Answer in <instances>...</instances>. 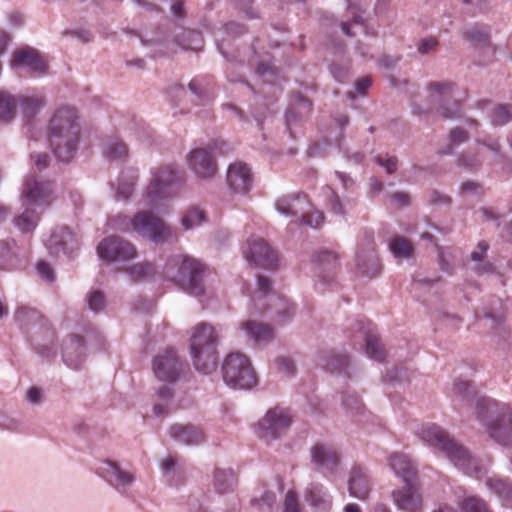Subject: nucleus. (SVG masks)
I'll list each match as a JSON object with an SVG mask.
<instances>
[{"label":"nucleus","instance_id":"1","mask_svg":"<svg viewBox=\"0 0 512 512\" xmlns=\"http://www.w3.org/2000/svg\"><path fill=\"white\" fill-rule=\"evenodd\" d=\"M47 135L55 157L69 162L75 156L81 139L77 111L69 106L56 109L49 120Z\"/></svg>","mask_w":512,"mask_h":512},{"label":"nucleus","instance_id":"2","mask_svg":"<svg viewBox=\"0 0 512 512\" xmlns=\"http://www.w3.org/2000/svg\"><path fill=\"white\" fill-rule=\"evenodd\" d=\"M419 438L429 447L444 454L458 469L472 475L479 471L477 459L447 431L436 424H427L418 431Z\"/></svg>","mask_w":512,"mask_h":512},{"label":"nucleus","instance_id":"3","mask_svg":"<svg viewBox=\"0 0 512 512\" xmlns=\"http://www.w3.org/2000/svg\"><path fill=\"white\" fill-rule=\"evenodd\" d=\"M476 417L489 437L502 446L512 445V409L491 398L476 400Z\"/></svg>","mask_w":512,"mask_h":512},{"label":"nucleus","instance_id":"4","mask_svg":"<svg viewBox=\"0 0 512 512\" xmlns=\"http://www.w3.org/2000/svg\"><path fill=\"white\" fill-rule=\"evenodd\" d=\"M218 343V333L210 324L199 323L192 329L189 346L196 370L204 374H210L216 369Z\"/></svg>","mask_w":512,"mask_h":512},{"label":"nucleus","instance_id":"5","mask_svg":"<svg viewBox=\"0 0 512 512\" xmlns=\"http://www.w3.org/2000/svg\"><path fill=\"white\" fill-rule=\"evenodd\" d=\"M206 269V265L198 259L186 255H177L168 263L166 274L180 289L199 298L205 293L203 278Z\"/></svg>","mask_w":512,"mask_h":512},{"label":"nucleus","instance_id":"6","mask_svg":"<svg viewBox=\"0 0 512 512\" xmlns=\"http://www.w3.org/2000/svg\"><path fill=\"white\" fill-rule=\"evenodd\" d=\"M151 180L145 192V201L154 204L172 196V188L184 182V172L173 164L154 168Z\"/></svg>","mask_w":512,"mask_h":512},{"label":"nucleus","instance_id":"7","mask_svg":"<svg viewBox=\"0 0 512 512\" xmlns=\"http://www.w3.org/2000/svg\"><path fill=\"white\" fill-rule=\"evenodd\" d=\"M224 382L234 389H251L257 383L256 373L249 359L238 352L229 354L222 365Z\"/></svg>","mask_w":512,"mask_h":512},{"label":"nucleus","instance_id":"8","mask_svg":"<svg viewBox=\"0 0 512 512\" xmlns=\"http://www.w3.org/2000/svg\"><path fill=\"white\" fill-rule=\"evenodd\" d=\"M456 84L451 81L430 82L427 85L429 99L438 105L437 113L444 119H452L460 114L461 104L454 98Z\"/></svg>","mask_w":512,"mask_h":512},{"label":"nucleus","instance_id":"9","mask_svg":"<svg viewBox=\"0 0 512 512\" xmlns=\"http://www.w3.org/2000/svg\"><path fill=\"white\" fill-rule=\"evenodd\" d=\"M134 232L154 243H163L174 237L169 226L151 212L140 211L135 214Z\"/></svg>","mask_w":512,"mask_h":512},{"label":"nucleus","instance_id":"10","mask_svg":"<svg viewBox=\"0 0 512 512\" xmlns=\"http://www.w3.org/2000/svg\"><path fill=\"white\" fill-rule=\"evenodd\" d=\"M291 417L279 407L269 409L255 426L257 436L267 442L280 438L289 428Z\"/></svg>","mask_w":512,"mask_h":512},{"label":"nucleus","instance_id":"11","mask_svg":"<svg viewBox=\"0 0 512 512\" xmlns=\"http://www.w3.org/2000/svg\"><path fill=\"white\" fill-rule=\"evenodd\" d=\"M213 150L212 146H205L194 148L188 153V167L198 179L211 180L217 174L218 164Z\"/></svg>","mask_w":512,"mask_h":512},{"label":"nucleus","instance_id":"12","mask_svg":"<svg viewBox=\"0 0 512 512\" xmlns=\"http://www.w3.org/2000/svg\"><path fill=\"white\" fill-rule=\"evenodd\" d=\"M243 255L251 265L265 269H274L277 266L278 257L269 244L260 237L252 236L243 247Z\"/></svg>","mask_w":512,"mask_h":512},{"label":"nucleus","instance_id":"13","mask_svg":"<svg viewBox=\"0 0 512 512\" xmlns=\"http://www.w3.org/2000/svg\"><path fill=\"white\" fill-rule=\"evenodd\" d=\"M97 253L101 260L107 262L128 261L136 256V248L121 237L110 236L98 244Z\"/></svg>","mask_w":512,"mask_h":512},{"label":"nucleus","instance_id":"14","mask_svg":"<svg viewBox=\"0 0 512 512\" xmlns=\"http://www.w3.org/2000/svg\"><path fill=\"white\" fill-rule=\"evenodd\" d=\"M22 197L24 206H48L52 201L51 184L36 176H29L24 182Z\"/></svg>","mask_w":512,"mask_h":512},{"label":"nucleus","instance_id":"15","mask_svg":"<svg viewBox=\"0 0 512 512\" xmlns=\"http://www.w3.org/2000/svg\"><path fill=\"white\" fill-rule=\"evenodd\" d=\"M11 67L25 69L31 76H40L46 72L47 64L35 49L25 47L14 52Z\"/></svg>","mask_w":512,"mask_h":512},{"label":"nucleus","instance_id":"16","mask_svg":"<svg viewBox=\"0 0 512 512\" xmlns=\"http://www.w3.org/2000/svg\"><path fill=\"white\" fill-rule=\"evenodd\" d=\"M182 370V363L173 350H166L155 357L153 371L155 376L163 381L174 382Z\"/></svg>","mask_w":512,"mask_h":512},{"label":"nucleus","instance_id":"17","mask_svg":"<svg viewBox=\"0 0 512 512\" xmlns=\"http://www.w3.org/2000/svg\"><path fill=\"white\" fill-rule=\"evenodd\" d=\"M310 207L311 203L305 193L283 195L275 202L276 210L286 217L295 218V222H298L302 213H305Z\"/></svg>","mask_w":512,"mask_h":512},{"label":"nucleus","instance_id":"18","mask_svg":"<svg viewBox=\"0 0 512 512\" xmlns=\"http://www.w3.org/2000/svg\"><path fill=\"white\" fill-rule=\"evenodd\" d=\"M311 463L320 471L334 472L340 463L338 451L332 446L317 443L310 449Z\"/></svg>","mask_w":512,"mask_h":512},{"label":"nucleus","instance_id":"19","mask_svg":"<svg viewBox=\"0 0 512 512\" xmlns=\"http://www.w3.org/2000/svg\"><path fill=\"white\" fill-rule=\"evenodd\" d=\"M226 181L232 192L246 194L252 187L253 176L246 164L235 162L228 167Z\"/></svg>","mask_w":512,"mask_h":512},{"label":"nucleus","instance_id":"20","mask_svg":"<svg viewBox=\"0 0 512 512\" xmlns=\"http://www.w3.org/2000/svg\"><path fill=\"white\" fill-rule=\"evenodd\" d=\"M405 484L403 488L393 491V502L402 511L417 512L422 505V497L417 483L412 481Z\"/></svg>","mask_w":512,"mask_h":512},{"label":"nucleus","instance_id":"21","mask_svg":"<svg viewBox=\"0 0 512 512\" xmlns=\"http://www.w3.org/2000/svg\"><path fill=\"white\" fill-rule=\"evenodd\" d=\"M99 474L120 492H124L134 481L131 473L111 461H106L99 467Z\"/></svg>","mask_w":512,"mask_h":512},{"label":"nucleus","instance_id":"22","mask_svg":"<svg viewBox=\"0 0 512 512\" xmlns=\"http://www.w3.org/2000/svg\"><path fill=\"white\" fill-rule=\"evenodd\" d=\"M462 36L471 45L478 49H484L489 56L495 54V47L490 41V29L486 25L475 24L463 30Z\"/></svg>","mask_w":512,"mask_h":512},{"label":"nucleus","instance_id":"23","mask_svg":"<svg viewBox=\"0 0 512 512\" xmlns=\"http://www.w3.org/2000/svg\"><path fill=\"white\" fill-rule=\"evenodd\" d=\"M371 488L370 478L366 471L361 467H354L351 470L348 480V491L350 496L361 501H366L369 498Z\"/></svg>","mask_w":512,"mask_h":512},{"label":"nucleus","instance_id":"24","mask_svg":"<svg viewBox=\"0 0 512 512\" xmlns=\"http://www.w3.org/2000/svg\"><path fill=\"white\" fill-rule=\"evenodd\" d=\"M368 325L369 322L360 320L356 321L352 327L356 333L359 334V337L365 341L366 355L376 361H382L385 357V352L379 339L376 336L369 334Z\"/></svg>","mask_w":512,"mask_h":512},{"label":"nucleus","instance_id":"25","mask_svg":"<svg viewBox=\"0 0 512 512\" xmlns=\"http://www.w3.org/2000/svg\"><path fill=\"white\" fill-rule=\"evenodd\" d=\"M316 264L318 266V277L323 282L333 281L336 271L339 267L338 256L335 252L322 250L316 255Z\"/></svg>","mask_w":512,"mask_h":512},{"label":"nucleus","instance_id":"26","mask_svg":"<svg viewBox=\"0 0 512 512\" xmlns=\"http://www.w3.org/2000/svg\"><path fill=\"white\" fill-rule=\"evenodd\" d=\"M389 466L403 482L409 483L417 480V468L406 455L399 453L391 455Z\"/></svg>","mask_w":512,"mask_h":512},{"label":"nucleus","instance_id":"27","mask_svg":"<svg viewBox=\"0 0 512 512\" xmlns=\"http://www.w3.org/2000/svg\"><path fill=\"white\" fill-rule=\"evenodd\" d=\"M170 436L185 445H199L204 440L202 431L193 425L174 424L170 428Z\"/></svg>","mask_w":512,"mask_h":512},{"label":"nucleus","instance_id":"28","mask_svg":"<svg viewBox=\"0 0 512 512\" xmlns=\"http://www.w3.org/2000/svg\"><path fill=\"white\" fill-rule=\"evenodd\" d=\"M356 269L360 274L368 277H375L380 273L381 265L377 256L374 254L373 247L357 254Z\"/></svg>","mask_w":512,"mask_h":512},{"label":"nucleus","instance_id":"29","mask_svg":"<svg viewBox=\"0 0 512 512\" xmlns=\"http://www.w3.org/2000/svg\"><path fill=\"white\" fill-rule=\"evenodd\" d=\"M84 356V341L81 336L74 335L71 337L70 342L64 349V360L66 364L74 369H77L83 360Z\"/></svg>","mask_w":512,"mask_h":512},{"label":"nucleus","instance_id":"30","mask_svg":"<svg viewBox=\"0 0 512 512\" xmlns=\"http://www.w3.org/2000/svg\"><path fill=\"white\" fill-rule=\"evenodd\" d=\"M212 484L218 494H226L235 489L237 479L232 469L217 468L213 473Z\"/></svg>","mask_w":512,"mask_h":512},{"label":"nucleus","instance_id":"31","mask_svg":"<svg viewBox=\"0 0 512 512\" xmlns=\"http://www.w3.org/2000/svg\"><path fill=\"white\" fill-rule=\"evenodd\" d=\"M45 105L40 96H17V108L27 120L32 119Z\"/></svg>","mask_w":512,"mask_h":512},{"label":"nucleus","instance_id":"32","mask_svg":"<svg viewBox=\"0 0 512 512\" xmlns=\"http://www.w3.org/2000/svg\"><path fill=\"white\" fill-rule=\"evenodd\" d=\"M306 500L311 506L319 510H326L331 505L330 496L319 484H312L307 488Z\"/></svg>","mask_w":512,"mask_h":512},{"label":"nucleus","instance_id":"33","mask_svg":"<svg viewBox=\"0 0 512 512\" xmlns=\"http://www.w3.org/2000/svg\"><path fill=\"white\" fill-rule=\"evenodd\" d=\"M19 262V247L14 240L0 243V267L13 269Z\"/></svg>","mask_w":512,"mask_h":512},{"label":"nucleus","instance_id":"34","mask_svg":"<svg viewBox=\"0 0 512 512\" xmlns=\"http://www.w3.org/2000/svg\"><path fill=\"white\" fill-rule=\"evenodd\" d=\"M242 329L255 341H268L273 337V329L269 325L253 320L242 323Z\"/></svg>","mask_w":512,"mask_h":512},{"label":"nucleus","instance_id":"35","mask_svg":"<svg viewBox=\"0 0 512 512\" xmlns=\"http://www.w3.org/2000/svg\"><path fill=\"white\" fill-rule=\"evenodd\" d=\"M17 107V96L0 91V122L9 123L14 119Z\"/></svg>","mask_w":512,"mask_h":512},{"label":"nucleus","instance_id":"36","mask_svg":"<svg viewBox=\"0 0 512 512\" xmlns=\"http://www.w3.org/2000/svg\"><path fill=\"white\" fill-rule=\"evenodd\" d=\"M388 246L396 258H410L414 251L412 243L407 238L399 235L392 236Z\"/></svg>","mask_w":512,"mask_h":512},{"label":"nucleus","instance_id":"37","mask_svg":"<svg viewBox=\"0 0 512 512\" xmlns=\"http://www.w3.org/2000/svg\"><path fill=\"white\" fill-rule=\"evenodd\" d=\"M25 207V211L14 219V224L21 232L30 233L38 225L39 215L30 206Z\"/></svg>","mask_w":512,"mask_h":512},{"label":"nucleus","instance_id":"38","mask_svg":"<svg viewBox=\"0 0 512 512\" xmlns=\"http://www.w3.org/2000/svg\"><path fill=\"white\" fill-rule=\"evenodd\" d=\"M178 45L185 50L198 51L202 48L203 38L200 32L195 30L183 31L177 39Z\"/></svg>","mask_w":512,"mask_h":512},{"label":"nucleus","instance_id":"39","mask_svg":"<svg viewBox=\"0 0 512 512\" xmlns=\"http://www.w3.org/2000/svg\"><path fill=\"white\" fill-rule=\"evenodd\" d=\"M493 126H503L512 121V106L507 104L496 105L489 114Z\"/></svg>","mask_w":512,"mask_h":512},{"label":"nucleus","instance_id":"40","mask_svg":"<svg viewBox=\"0 0 512 512\" xmlns=\"http://www.w3.org/2000/svg\"><path fill=\"white\" fill-rule=\"evenodd\" d=\"M135 215L130 218L124 214H117L108 220V226L114 231L123 233L134 232L135 229Z\"/></svg>","mask_w":512,"mask_h":512},{"label":"nucleus","instance_id":"41","mask_svg":"<svg viewBox=\"0 0 512 512\" xmlns=\"http://www.w3.org/2000/svg\"><path fill=\"white\" fill-rule=\"evenodd\" d=\"M138 176L135 172H130L127 177L124 179L122 177L119 179L117 189H116V197L118 199L127 200L130 198L134 191L135 184L137 182Z\"/></svg>","mask_w":512,"mask_h":512},{"label":"nucleus","instance_id":"42","mask_svg":"<svg viewBox=\"0 0 512 512\" xmlns=\"http://www.w3.org/2000/svg\"><path fill=\"white\" fill-rule=\"evenodd\" d=\"M105 156L110 160H125L128 156L127 146L118 140H110L105 144Z\"/></svg>","mask_w":512,"mask_h":512},{"label":"nucleus","instance_id":"43","mask_svg":"<svg viewBox=\"0 0 512 512\" xmlns=\"http://www.w3.org/2000/svg\"><path fill=\"white\" fill-rule=\"evenodd\" d=\"M487 486L490 490L495 492L499 497L505 498L508 501L512 502V484L499 479V478H489L487 480Z\"/></svg>","mask_w":512,"mask_h":512},{"label":"nucleus","instance_id":"44","mask_svg":"<svg viewBox=\"0 0 512 512\" xmlns=\"http://www.w3.org/2000/svg\"><path fill=\"white\" fill-rule=\"evenodd\" d=\"M204 221L205 213L197 207L188 209L181 220L182 225L186 230L193 229L201 225Z\"/></svg>","mask_w":512,"mask_h":512},{"label":"nucleus","instance_id":"45","mask_svg":"<svg viewBox=\"0 0 512 512\" xmlns=\"http://www.w3.org/2000/svg\"><path fill=\"white\" fill-rule=\"evenodd\" d=\"M469 140V134L466 130L460 127H456L452 129L449 133V144L447 147L443 148L440 153L441 154H451L453 152V147L458 146L462 143H465Z\"/></svg>","mask_w":512,"mask_h":512},{"label":"nucleus","instance_id":"46","mask_svg":"<svg viewBox=\"0 0 512 512\" xmlns=\"http://www.w3.org/2000/svg\"><path fill=\"white\" fill-rule=\"evenodd\" d=\"M40 318L38 311L33 308L21 306L14 313V319L22 326L29 325Z\"/></svg>","mask_w":512,"mask_h":512},{"label":"nucleus","instance_id":"47","mask_svg":"<svg viewBox=\"0 0 512 512\" xmlns=\"http://www.w3.org/2000/svg\"><path fill=\"white\" fill-rule=\"evenodd\" d=\"M323 221L324 216L322 212L313 210L311 206L305 213H302L297 223L300 225L309 226L311 228H318L323 223Z\"/></svg>","mask_w":512,"mask_h":512},{"label":"nucleus","instance_id":"48","mask_svg":"<svg viewBox=\"0 0 512 512\" xmlns=\"http://www.w3.org/2000/svg\"><path fill=\"white\" fill-rule=\"evenodd\" d=\"M271 305L276 309L277 316L280 318V321H284L290 316L294 314V307L289 304L285 299L271 296L270 297Z\"/></svg>","mask_w":512,"mask_h":512},{"label":"nucleus","instance_id":"49","mask_svg":"<svg viewBox=\"0 0 512 512\" xmlns=\"http://www.w3.org/2000/svg\"><path fill=\"white\" fill-rule=\"evenodd\" d=\"M342 404L352 414H360L364 409L361 399L354 392H345L342 396Z\"/></svg>","mask_w":512,"mask_h":512},{"label":"nucleus","instance_id":"50","mask_svg":"<svg viewBox=\"0 0 512 512\" xmlns=\"http://www.w3.org/2000/svg\"><path fill=\"white\" fill-rule=\"evenodd\" d=\"M453 393L461 401H474V391L472 385L467 381H457L454 383Z\"/></svg>","mask_w":512,"mask_h":512},{"label":"nucleus","instance_id":"51","mask_svg":"<svg viewBox=\"0 0 512 512\" xmlns=\"http://www.w3.org/2000/svg\"><path fill=\"white\" fill-rule=\"evenodd\" d=\"M458 166L468 170H476L481 166V161L476 151H465L457 159Z\"/></svg>","mask_w":512,"mask_h":512},{"label":"nucleus","instance_id":"52","mask_svg":"<svg viewBox=\"0 0 512 512\" xmlns=\"http://www.w3.org/2000/svg\"><path fill=\"white\" fill-rule=\"evenodd\" d=\"M460 512H491L486 503L478 497H468L460 505Z\"/></svg>","mask_w":512,"mask_h":512},{"label":"nucleus","instance_id":"53","mask_svg":"<svg viewBox=\"0 0 512 512\" xmlns=\"http://www.w3.org/2000/svg\"><path fill=\"white\" fill-rule=\"evenodd\" d=\"M127 272L131 275L133 280L137 281L152 276L154 268L150 263L143 262L131 266L127 269Z\"/></svg>","mask_w":512,"mask_h":512},{"label":"nucleus","instance_id":"54","mask_svg":"<svg viewBox=\"0 0 512 512\" xmlns=\"http://www.w3.org/2000/svg\"><path fill=\"white\" fill-rule=\"evenodd\" d=\"M439 44L440 42L437 37L428 36L421 38L416 44L417 52L422 56L432 54L438 49Z\"/></svg>","mask_w":512,"mask_h":512},{"label":"nucleus","instance_id":"55","mask_svg":"<svg viewBox=\"0 0 512 512\" xmlns=\"http://www.w3.org/2000/svg\"><path fill=\"white\" fill-rule=\"evenodd\" d=\"M158 397L162 403H156L153 407L157 416H162L168 412V402L172 398V390L169 387H162L158 390Z\"/></svg>","mask_w":512,"mask_h":512},{"label":"nucleus","instance_id":"56","mask_svg":"<svg viewBox=\"0 0 512 512\" xmlns=\"http://www.w3.org/2000/svg\"><path fill=\"white\" fill-rule=\"evenodd\" d=\"M257 287H258V291L252 297V301H253L255 307H258L259 302L262 300V298L266 297V295L272 290V284H271V281L267 277L258 276Z\"/></svg>","mask_w":512,"mask_h":512},{"label":"nucleus","instance_id":"57","mask_svg":"<svg viewBox=\"0 0 512 512\" xmlns=\"http://www.w3.org/2000/svg\"><path fill=\"white\" fill-rule=\"evenodd\" d=\"M70 236V232L66 227H62L57 231L51 233L50 237L46 240V245L49 248H58L66 244V238Z\"/></svg>","mask_w":512,"mask_h":512},{"label":"nucleus","instance_id":"58","mask_svg":"<svg viewBox=\"0 0 512 512\" xmlns=\"http://www.w3.org/2000/svg\"><path fill=\"white\" fill-rule=\"evenodd\" d=\"M274 365L276 370L279 373L284 374L287 377H290L294 375L295 373V365L292 359L285 357V356H279L274 360Z\"/></svg>","mask_w":512,"mask_h":512},{"label":"nucleus","instance_id":"59","mask_svg":"<svg viewBox=\"0 0 512 512\" xmlns=\"http://www.w3.org/2000/svg\"><path fill=\"white\" fill-rule=\"evenodd\" d=\"M87 303L93 312H100L105 308V296L101 291H92L87 296Z\"/></svg>","mask_w":512,"mask_h":512},{"label":"nucleus","instance_id":"60","mask_svg":"<svg viewBox=\"0 0 512 512\" xmlns=\"http://www.w3.org/2000/svg\"><path fill=\"white\" fill-rule=\"evenodd\" d=\"M283 512H301L298 502V495L295 491L289 490L286 493L283 504Z\"/></svg>","mask_w":512,"mask_h":512},{"label":"nucleus","instance_id":"61","mask_svg":"<svg viewBox=\"0 0 512 512\" xmlns=\"http://www.w3.org/2000/svg\"><path fill=\"white\" fill-rule=\"evenodd\" d=\"M374 161L379 166L383 167L388 174H393L397 171L398 159L395 156H391L388 158L376 156L374 158Z\"/></svg>","mask_w":512,"mask_h":512},{"label":"nucleus","instance_id":"62","mask_svg":"<svg viewBox=\"0 0 512 512\" xmlns=\"http://www.w3.org/2000/svg\"><path fill=\"white\" fill-rule=\"evenodd\" d=\"M328 193L331 211L336 215L345 216L346 213L339 196L331 189H328Z\"/></svg>","mask_w":512,"mask_h":512},{"label":"nucleus","instance_id":"63","mask_svg":"<svg viewBox=\"0 0 512 512\" xmlns=\"http://www.w3.org/2000/svg\"><path fill=\"white\" fill-rule=\"evenodd\" d=\"M349 364L348 357L345 355H333L327 363V367L331 371L343 370Z\"/></svg>","mask_w":512,"mask_h":512},{"label":"nucleus","instance_id":"64","mask_svg":"<svg viewBox=\"0 0 512 512\" xmlns=\"http://www.w3.org/2000/svg\"><path fill=\"white\" fill-rule=\"evenodd\" d=\"M488 249H489V244L486 241L481 240L477 244L476 250L471 253V256H470L471 260L475 263L482 262L486 257Z\"/></svg>","mask_w":512,"mask_h":512}]
</instances>
